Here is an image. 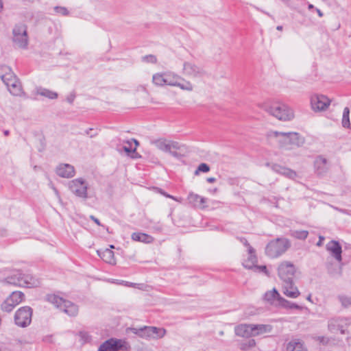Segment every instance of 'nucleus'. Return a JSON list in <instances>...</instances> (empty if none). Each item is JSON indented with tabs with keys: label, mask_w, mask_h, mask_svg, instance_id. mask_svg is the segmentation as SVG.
Segmentation results:
<instances>
[{
	"label": "nucleus",
	"mask_w": 351,
	"mask_h": 351,
	"mask_svg": "<svg viewBox=\"0 0 351 351\" xmlns=\"http://www.w3.org/2000/svg\"><path fill=\"white\" fill-rule=\"evenodd\" d=\"M296 267L290 261H282L278 267V275L283 282V293L291 298H296L300 295L298 287L295 286L293 278Z\"/></svg>",
	"instance_id": "1"
},
{
	"label": "nucleus",
	"mask_w": 351,
	"mask_h": 351,
	"mask_svg": "<svg viewBox=\"0 0 351 351\" xmlns=\"http://www.w3.org/2000/svg\"><path fill=\"white\" fill-rule=\"evenodd\" d=\"M291 247L290 241L285 237L271 240L265 246V254L270 258H276L283 254Z\"/></svg>",
	"instance_id": "2"
},
{
	"label": "nucleus",
	"mask_w": 351,
	"mask_h": 351,
	"mask_svg": "<svg viewBox=\"0 0 351 351\" xmlns=\"http://www.w3.org/2000/svg\"><path fill=\"white\" fill-rule=\"evenodd\" d=\"M5 74L0 75V78L6 86L10 93L14 96H21L23 93L21 83L11 68L5 66Z\"/></svg>",
	"instance_id": "3"
},
{
	"label": "nucleus",
	"mask_w": 351,
	"mask_h": 351,
	"mask_svg": "<svg viewBox=\"0 0 351 351\" xmlns=\"http://www.w3.org/2000/svg\"><path fill=\"white\" fill-rule=\"evenodd\" d=\"M268 136H274L276 138L282 137V139L279 141L282 145H293L298 147H301L305 143V138L300 133L290 132H282L278 131H272L270 134H268Z\"/></svg>",
	"instance_id": "4"
},
{
	"label": "nucleus",
	"mask_w": 351,
	"mask_h": 351,
	"mask_svg": "<svg viewBox=\"0 0 351 351\" xmlns=\"http://www.w3.org/2000/svg\"><path fill=\"white\" fill-rule=\"evenodd\" d=\"M266 111L281 121H289L293 118V110L282 103H274L267 106Z\"/></svg>",
	"instance_id": "5"
},
{
	"label": "nucleus",
	"mask_w": 351,
	"mask_h": 351,
	"mask_svg": "<svg viewBox=\"0 0 351 351\" xmlns=\"http://www.w3.org/2000/svg\"><path fill=\"white\" fill-rule=\"evenodd\" d=\"M131 347L125 339L111 337L99 346L97 351H130Z\"/></svg>",
	"instance_id": "6"
},
{
	"label": "nucleus",
	"mask_w": 351,
	"mask_h": 351,
	"mask_svg": "<svg viewBox=\"0 0 351 351\" xmlns=\"http://www.w3.org/2000/svg\"><path fill=\"white\" fill-rule=\"evenodd\" d=\"M68 188L69 191L79 198L86 199L88 195V183L83 178H77L69 181Z\"/></svg>",
	"instance_id": "7"
},
{
	"label": "nucleus",
	"mask_w": 351,
	"mask_h": 351,
	"mask_svg": "<svg viewBox=\"0 0 351 351\" xmlns=\"http://www.w3.org/2000/svg\"><path fill=\"white\" fill-rule=\"evenodd\" d=\"M12 41L19 47L26 49L28 45L27 27L23 23L16 24L12 29Z\"/></svg>",
	"instance_id": "8"
},
{
	"label": "nucleus",
	"mask_w": 351,
	"mask_h": 351,
	"mask_svg": "<svg viewBox=\"0 0 351 351\" xmlns=\"http://www.w3.org/2000/svg\"><path fill=\"white\" fill-rule=\"evenodd\" d=\"M32 314L33 309L29 306L19 308L14 314V324L21 328L27 327L32 322Z\"/></svg>",
	"instance_id": "9"
},
{
	"label": "nucleus",
	"mask_w": 351,
	"mask_h": 351,
	"mask_svg": "<svg viewBox=\"0 0 351 351\" xmlns=\"http://www.w3.org/2000/svg\"><path fill=\"white\" fill-rule=\"evenodd\" d=\"M330 104V100L324 95H315L311 97L312 108L315 111L326 110Z\"/></svg>",
	"instance_id": "10"
},
{
	"label": "nucleus",
	"mask_w": 351,
	"mask_h": 351,
	"mask_svg": "<svg viewBox=\"0 0 351 351\" xmlns=\"http://www.w3.org/2000/svg\"><path fill=\"white\" fill-rule=\"evenodd\" d=\"M326 249L338 262L342 261V247L339 241L336 240L330 241L326 244Z\"/></svg>",
	"instance_id": "11"
},
{
	"label": "nucleus",
	"mask_w": 351,
	"mask_h": 351,
	"mask_svg": "<svg viewBox=\"0 0 351 351\" xmlns=\"http://www.w3.org/2000/svg\"><path fill=\"white\" fill-rule=\"evenodd\" d=\"M56 173L61 178H71L75 175V170L73 165L62 163L56 167Z\"/></svg>",
	"instance_id": "12"
},
{
	"label": "nucleus",
	"mask_w": 351,
	"mask_h": 351,
	"mask_svg": "<svg viewBox=\"0 0 351 351\" xmlns=\"http://www.w3.org/2000/svg\"><path fill=\"white\" fill-rule=\"evenodd\" d=\"M206 198L201 197L193 192H190L187 197L188 203L191 207L199 208L202 209L206 207L204 204L206 202Z\"/></svg>",
	"instance_id": "13"
},
{
	"label": "nucleus",
	"mask_w": 351,
	"mask_h": 351,
	"mask_svg": "<svg viewBox=\"0 0 351 351\" xmlns=\"http://www.w3.org/2000/svg\"><path fill=\"white\" fill-rule=\"evenodd\" d=\"M328 160L322 155L316 156L314 160V168L315 173L320 176L326 173Z\"/></svg>",
	"instance_id": "14"
},
{
	"label": "nucleus",
	"mask_w": 351,
	"mask_h": 351,
	"mask_svg": "<svg viewBox=\"0 0 351 351\" xmlns=\"http://www.w3.org/2000/svg\"><path fill=\"white\" fill-rule=\"evenodd\" d=\"M125 331L127 334L132 332L141 338L145 339L146 340H150L149 326H143L139 328L131 326L127 328Z\"/></svg>",
	"instance_id": "15"
},
{
	"label": "nucleus",
	"mask_w": 351,
	"mask_h": 351,
	"mask_svg": "<svg viewBox=\"0 0 351 351\" xmlns=\"http://www.w3.org/2000/svg\"><path fill=\"white\" fill-rule=\"evenodd\" d=\"M97 253L98 256L106 263L110 265H115L117 264L114 258V252L108 248L105 250H97Z\"/></svg>",
	"instance_id": "16"
},
{
	"label": "nucleus",
	"mask_w": 351,
	"mask_h": 351,
	"mask_svg": "<svg viewBox=\"0 0 351 351\" xmlns=\"http://www.w3.org/2000/svg\"><path fill=\"white\" fill-rule=\"evenodd\" d=\"M250 329H252V324H239L234 328V332L237 336L250 338L253 337V332Z\"/></svg>",
	"instance_id": "17"
},
{
	"label": "nucleus",
	"mask_w": 351,
	"mask_h": 351,
	"mask_svg": "<svg viewBox=\"0 0 351 351\" xmlns=\"http://www.w3.org/2000/svg\"><path fill=\"white\" fill-rule=\"evenodd\" d=\"M60 310L71 317H75L78 313V306L71 301L64 300Z\"/></svg>",
	"instance_id": "18"
},
{
	"label": "nucleus",
	"mask_w": 351,
	"mask_h": 351,
	"mask_svg": "<svg viewBox=\"0 0 351 351\" xmlns=\"http://www.w3.org/2000/svg\"><path fill=\"white\" fill-rule=\"evenodd\" d=\"M23 271L21 269L16 270L13 274L5 278V280L10 285L23 287Z\"/></svg>",
	"instance_id": "19"
},
{
	"label": "nucleus",
	"mask_w": 351,
	"mask_h": 351,
	"mask_svg": "<svg viewBox=\"0 0 351 351\" xmlns=\"http://www.w3.org/2000/svg\"><path fill=\"white\" fill-rule=\"evenodd\" d=\"M131 239L137 242H141L146 244H149L154 242V238L147 233L142 232H133Z\"/></svg>",
	"instance_id": "20"
},
{
	"label": "nucleus",
	"mask_w": 351,
	"mask_h": 351,
	"mask_svg": "<svg viewBox=\"0 0 351 351\" xmlns=\"http://www.w3.org/2000/svg\"><path fill=\"white\" fill-rule=\"evenodd\" d=\"M273 329V326L270 324H252V331L253 332V337L261 335L265 333L270 332Z\"/></svg>",
	"instance_id": "21"
},
{
	"label": "nucleus",
	"mask_w": 351,
	"mask_h": 351,
	"mask_svg": "<svg viewBox=\"0 0 351 351\" xmlns=\"http://www.w3.org/2000/svg\"><path fill=\"white\" fill-rule=\"evenodd\" d=\"M38 285H39V281L36 278V276H34V275H32L31 274L23 273V282H22L23 287L31 288V287H37V286H38Z\"/></svg>",
	"instance_id": "22"
},
{
	"label": "nucleus",
	"mask_w": 351,
	"mask_h": 351,
	"mask_svg": "<svg viewBox=\"0 0 351 351\" xmlns=\"http://www.w3.org/2000/svg\"><path fill=\"white\" fill-rule=\"evenodd\" d=\"M287 351H307V350L300 339H293L287 344Z\"/></svg>",
	"instance_id": "23"
},
{
	"label": "nucleus",
	"mask_w": 351,
	"mask_h": 351,
	"mask_svg": "<svg viewBox=\"0 0 351 351\" xmlns=\"http://www.w3.org/2000/svg\"><path fill=\"white\" fill-rule=\"evenodd\" d=\"M36 93L49 99H56L58 97L57 92L51 90L42 86L36 87Z\"/></svg>",
	"instance_id": "24"
},
{
	"label": "nucleus",
	"mask_w": 351,
	"mask_h": 351,
	"mask_svg": "<svg viewBox=\"0 0 351 351\" xmlns=\"http://www.w3.org/2000/svg\"><path fill=\"white\" fill-rule=\"evenodd\" d=\"M280 297L281 295L278 290L276 288H273L271 291H268L264 294L263 299L271 304L274 300L278 302Z\"/></svg>",
	"instance_id": "25"
},
{
	"label": "nucleus",
	"mask_w": 351,
	"mask_h": 351,
	"mask_svg": "<svg viewBox=\"0 0 351 351\" xmlns=\"http://www.w3.org/2000/svg\"><path fill=\"white\" fill-rule=\"evenodd\" d=\"M167 331L164 328H158L156 326H149L150 339H158L163 337Z\"/></svg>",
	"instance_id": "26"
},
{
	"label": "nucleus",
	"mask_w": 351,
	"mask_h": 351,
	"mask_svg": "<svg viewBox=\"0 0 351 351\" xmlns=\"http://www.w3.org/2000/svg\"><path fill=\"white\" fill-rule=\"evenodd\" d=\"M8 298L15 306H17L25 299V294L21 291H13Z\"/></svg>",
	"instance_id": "27"
},
{
	"label": "nucleus",
	"mask_w": 351,
	"mask_h": 351,
	"mask_svg": "<svg viewBox=\"0 0 351 351\" xmlns=\"http://www.w3.org/2000/svg\"><path fill=\"white\" fill-rule=\"evenodd\" d=\"M247 267L249 270H252L255 273H263L266 276L270 277L271 274L269 271L267 269V267L265 265H258L257 264H256L252 265L251 266H248Z\"/></svg>",
	"instance_id": "28"
},
{
	"label": "nucleus",
	"mask_w": 351,
	"mask_h": 351,
	"mask_svg": "<svg viewBox=\"0 0 351 351\" xmlns=\"http://www.w3.org/2000/svg\"><path fill=\"white\" fill-rule=\"evenodd\" d=\"M65 299L55 294L47 295V300L60 309Z\"/></svg>",
	"instance_id": "29"
},
{
	"label": "nucleus",
	"mask_w": 351,
	"mask_h": 351,
	"mask_svg": "<svg viewBox=\"0 0 351 351\" xmlns=\"http://www.w3.org/2000/svg\"><path fill=\"white\" fill-rule=\"evenodd\" d=\"M153 143L159 149L163 152L169 153V152H170V149H171V145L167 143L165 139H158L154 141Z\"/></svg>",
	"instance_id": "30"
},
{
	"label": "nucleus",
	"mask_w": 351,
	"mask_h": 351,
	"mask_svg": "<svg viewBox=\"0 0 351 351\" xmlns=\"http://www.w3.org/2000/svg\"><path fill=\"white\" fill-rule=\"evenodd\" d=\"M172 84H174L173 86L180 87L182 90H192L193 85L189 81H186L184 79L181 78L178 80V82H175Z\"/></svg>",
	"instance_id": "31"
},
{
	"label": "nucleus",
	"mask_w": 351,
	"mask_h": 351,
	"mask_svg": "<svg viewBox=\"0 0 351 351\" xmlns=\"http://www.w3.org/2000/svg\"><path fill=\"white\" fill-rule=\"evenodd\" d=\"M341 124L345 128H350V109L348 107H346L343 109Z\"/></svg>",
	"instance_id": "32"
},
{
	"label": "nucleus",
	"mask_w": 351,
	"mask_h": 351,
	"mask_svg": "<svg viewBox=\"0 0 351 351\" xmlns=\"http://www.w3.org/2000/svg\"><path fill=\"white\" fill-rule=\"evenodd\" d=\"M257 263L258 258L255 252L252 254H249L248 258L243 262L242 265L245 269H248V266H251L252 265H256L257 264Z\"/></svg>",
	"instance_id": "33"
},
{
	"label": "nucleus",
	"mask_w": 351,
	"mask_h": 351,
	"mask_svg": "<svg viewBox=\"0 0 351 351\" xmlns=\"http://www.w3.org/2000/svg\"><path fill=\"white\" fill-rule=\"evenodd\" d=\"M256 346V341L254 339H249L242 341L239 344V348L243 351H247Z\"/></svg>",
	"instance_id": "34"
},
{
	"label": "nucleus",
	"mask_w": 351,
	"mask_h": 351,
	"mask_svg": "<svg viewBox=\"0 0 351 351\" xmlns=\"http://www.w3.org/2000/svg\"><path fill=\"white\" fill-rule=\"evenodd\" d=\"M184 69L189 73L193 75H197L199 73V68L192 63L185 62L184 63Z\"/></svg>",
	"instance_id": "35"
},
{
	"label": "nucleus",
	"mask_w": 351,
	"mask_h": 351,
	"mask_svg": "<svg viewBox=\"0 0 351 351\" xmlns=\"http://www.w3.org/2000/svg\"><path fill=\"white\" fill-rule=\"evenodd\" d=\"M15 306V304L7 298L1 304V309L6 313H10L13 311Z\"/></svg>",
	"instance_id": "36"
},
{
	"label": "nucleus",
	"mask_w": 351,
	"mask_h": 351,
	"mask_svg": "<svg viewBox=\"0 0 351 351\" xmlns=\"http://www.w3.org/2000/svg\"><path fill=\"white\" fill-rule=\"evenodd\" d=\"M77 335L80 337L82 344L90 343L92 341V336L86 331L80 330L78 332Z\"/></svg>",
	"instance_id": "37"
},
{
	"label": "nucleus",
	"mask_w": 351,
	"mask_h": 351,
	"mask_svg": "<svg viewBox=\"0 0 351 351\" xmlns=\"http://www.w3.org/2000/svg\"><path fill=\"white\" fill-rule=\"evenodd\" d=\"M210 170V167L207 163L202 162L197 166L194 174L197 176L199 173H208Z\"/></svg>",
	"instance_id": "38"
},
{
	"label": "nucleus",
	"mask_w": 351,
	"mask_h": 351,
	"mask_svg": "<svg viewBox=\"0 0 351 351\" xmlns=\"http://www.w3.org/2000/svg\"><path fill=\"white\" fill-rule=\"evenodd\" d=\"M292 235L298 239L304 240L307 238L308 232L307 230H295Z\"/></svg>",
	"instance_id": "39"
},
{
	"label": "nucleus",
	"mask_w": 351,
	"mask_h": 351,
	"mask_svg": "<svg viewBox=\"0 0 351 351\" xmlns=\"http://www.w3.org/2000/svg\"><path fill=\"white\" fill-rule=\"evenodd\" d=\"M292 302H291L281 296L278 300V306L281 308L290 310Z\"/></svg>",
	"instance_id": "40"
},
{
	"label": "nucleus",
	"mask_w": 351,
	"mask_h": 351,
	"mask_svg": "<svg viewBox=\"0 0 351 351\" xmlns=\"http://www.w3.org/2000/svg\"><path fill=\"white\" fill-rule=\"evenodd\" d=\"M238 239L243 245L247 247L248 254L255 253V249L252 246H251V245L249 243L247 239L245 237H239Z\"/></svg>",
	"instance_id": "41"
},
{
	"label": "nucleus",
	"mask_w": 351,
	"mask_h": 351,
	"mask_svg": "<svg viewBox=\"0 0 351 351\" xmlns=\"http://www.w3.org/2000/svg\"><path fill=\"white\" fill-rule=\"evenodd\" d=\"M338 298L343 307L347 308L351 306V297H348L346 295H339Z\"/></svg>",
	"instance_id": "42"
},
{
	"label": "nucleus",
	"mask_w": 351,
	"mask_h": 351,
	"mask_svg": "<svg viewBox=\"0 0 351 351\" xmlns=\"http://www.w3.org/2000/svg\"><path fill=\"white\" fill-rule=\"evenodd\" d=\"M141 60L146 63L156 64L157 62V58L153 54L145 55L141 58Z\"/></svg>",
	"instance_id": "43"
},
{
	"label": "nucleus",
	"mask_w": 351,
	"mask_h": 351,
	"mask_svg": "<svg viewBox=\"0 0 351 351\" xmlns=\"http://www.w3.org/2000/svg\"><path fill=\"white\" fill-rule=\"evenodd\" d=\"M152 82L156 86H162L163 82V74L162 73H156L153 75Z\"/></svg>",
	"instance_id": "44"
},
{
	"label": "nucleus",
	"mask_w": 351,
	"mask_h": 351,
	"mask_svg": "<svg viewBox=\"0 0 351 351\" xmlns=\"http://www.w3.org/2000/svg\"><path fill=\"white\" fill-rule=\"evenodd\" d=\"M126 143H128L129 146H123L122 149L125 152L128 156L131 157L132 154L135 152L136 147H132V143H130V141H127Z\"/></svg>",
	"instance_id": "45"
},
{
	"label": "nucleus",
	"mask_w": 351,
	"mask_h": 351,
	"mask_svg": "<svg viewBox=\"0 0 351 351\" xmlns=\"http://www.w3.org/2000/svg\"><path fill=\"white\" fill-rule=\"evenodd\" d=\"M54 11L62 16H68L69 14V11L66 7L62 6H55L54 7Z\"/></svg>",
	"instance_id": "46"
},
{
	"label": "nucleus",
	"mask_w": 351,
	"mask_h": 351,
	"mask_svg": "<svg viewBox=\"0 0 351 351\" xmlns=\"http://www.w3.org/2000/svg\"><path fill=\"white\" fill-rule=\"evenodd\" d=\"M271 168L274 171H275L278 173H280V174H282V173L285 172V171H287L285 169V167H283V166L276 164V163L271 164Z\"/></svg>",
	"instance_id": "47"
},
{
	"label": "nucleus",
	"mask_w": 351,
	"mask_h": 351,
	"mask_svg": "<svg viewBox=\"0 0 351 351\" xmlns=\"http://www.w3.org/2000/svg\"><path fill=\"white\" fill-rule=\"evenodd\" d=\"M90 219L92 220L94 223H95L97 226H101L102 228H104V229L106 230V231L109 233H110V232L109 231V228L104 224H102L99 219H97L96 217H95L94 215H90L89 217Z\"/></svg>",
	"instance_id": "48"
},
{
	"label": "nucleus",
	"mask_w": 351,
	"mask_h": 351,
	"mask_svg": "<svg viewBox=\"0 0 351 351\" xmlns=\"http://www.w3.org/2000/svg\"><path fill=\"white\" fill-rule=\"evenodd\" d=\"M308 9L311 12L315 11L319 17H322L324 16V13L321 11V10L315 8L313 4H311L310 3H308Z\"/></svg>",
	"instance_id": "49"
},
{
	"label": "nucleus",
	"mask_w": 351,
	"mask_h": 351,
	"mask_svg": "<svg viewBox=\"0 0 351 351\" xmlns=\"http://www.w3.org/2000/svg\"><path fill=\"white\" fill-rule=\"evenodd\" d=\"M76 97V92L75 90H73L71 92L66 98V101L71 105H72L74 102V100Z\"/></svg>",
	"instance_id": "50"
},
{
	"label": "nucleus",
	"mask_w": 351,
	"mask_h": 351,
	"mask_svg": "<svg viewBox=\"0 0 351 351\" xmlns=\"http://www.w3.org/2000/svg\"><path fill=\"white\" fill-rule=\"evenodd\" d=\"M285 169L287 171H285V172L282 173V175H284L289 178H293L296 176V173L295 171L287 167H285Z\"/></svg>",
	"instance_id": "51"
},
{
	"label": "nucleus",
	"mask_w": 351,
	"mask_h": 351,
	"mask_svg": "<svg viewBox=\"0 0 351 351\" xmlns=\"http://www.w3.org/2000/svg\"><path fill=\"white\" fill-rule=\"evenodd\" d=\"M153 191H155L157 193H159L162 195H163L165 197H168L169 193L165 191L162 189L158 187V186H153L152 187Z\"/></svg>",
	"instance_id": "52"
},
{
	"label": "nucleus",
	"mask_w": 351,
	"mask_h": 351,
	"mask_svg": "<svg viewBox=\"0 0 351 351\" xmlns=\"http://www.w3.org/2000/svg\"><path fill=\"white\" fill-rule=\"evenodd\" d=\"M84 133L86 135L89 136L90 138L95 137L98 134L97 131H95V130L92 128L86 129Z\"/></svg>",
	"instance_id": "53"
},
{
	"label": "nucleus",
	"mask_w": 351,
	"mask_h": 351,
	"mask_svg": "<svg viewBox=\"0 0 351 351\" xmlns=\"http://www.w3.org/2000/svg\"><path fill=\"white\" fill-rule=\"evenodd\" d=\"M163 74V82H162V86L164 85H168L171 86H173L174 84H172L175 82L173 81H168V74L167 73H162Z\"/></svg>",
	"instance_id": "54"
},
{
	"label": "nucleus",
	"mask_w": 351,
	"mask_h": 351,
	"mask_svg": "<svg viewBox=\"0 0 351 351\" xmlns=\"http://www.w3.org/2000/svg\"><path fill=\"white\" fill-rule=\"evenodd\" d=\"M169 153L173 156L174 158L177 159H180L183 155L180 154V152H178L177 151H172L171 149H170V152Z\"/></svg>",
	"instance_id": "55"
},
{
	"label": "nucleus",
	"mask_w": 351,
	"mask_h": 351,
	"mask_svg": "<svg viewBox=\"0 0 351 351\" xmlns=\"http://www.w3.org/2000/svg\"><path fill=\"white\" fill-rule=\"evenodd\" d=\"M8 236V230L5 228L0 227V238L7 237Z\"/></svg>",
	"instance_id": "56"
},
{
	"label": "nucleus",
	"mask_w": 351,
	"mask_h": 351,
	"mask_svg": "<svg viewBox=\"0 0 351 351\" xmlns=\"http://www.w3.org/2000/svg\"><path fill=\"white\" fill-rule=\"evenodd\" d=\"M180 79V77L178 75H171V74H168V81L178 82Z\"/></svg>",
	"instance_id": "57"
},
{
	"label": "nucleus",
	"mask_w": 351,
	"mask_h": 351,
	"mask_svg": "<svg viewBox=\"0 0 351 351\" xmlns=\"http://www.w3.org/2000/svg\"><path fill=\"white\" fill-rule=\"evenodd\" d=\"M337 329L339 330L340 333L342 335L349 333V331L348 330L344 329L342 325H339V324L337 325Z\"/></svg>",
	"instance_id": "58"
},
{
	"label": "nucleus",
	"mask_w": 351,
	"mask_h": 351,
	"mask_svg": "<svg viewBox=\"0 0 351 351\" xmlns=\"http://www.w3.org/2000/svg\"><path fill=\"white\" fill-rule=\"evenodd\" d=\"M292 309H296V310L301 311L302 309V307L295 302H292L290 310H292Z\"/></svg>",
	"instance_id": "59"
},
{
	"label": "nucleus",
	"mask_w": 351,
	"mask_h": 351,
	"mask_svg": "<svg viewBox=\"0 0 351 351\" xmlns=\"http://www.w3.org/2000/svg\"><path fill=\"white\" fill-rule=\"evenodd\" d=\"M43 341L44 342L51 343L52 342V335H46L43 337Z\"/></svg>",
	"instance_id": "60"
},
{
	"label": "nucleus",
	"mask_w": 351,
	"mask_h": 351,
	"mask_svg": "<svg viewBox=\"0 0 351 351\" xmlns=\"http://www.w3.org/2000/svg\"><path fill=\"white\" fill-rule=\"evenodd\" d=\"M130 143H134V147H136V150L137 149V147L139 146L140 143H139V141L138 140H136V138H131L130 140Z\"/></svg>",
	"instance_id": "61"
},
{
	"label": "nucleus",
	"mask_w": 351,
	"mask_h": 351,
	"mask_svg": "<svg viewBox=\"0 0 351 351\" xmlns=\"http://www.w3.org/2000/svg\"><path fill=\"white\" fill-rule=\"evenodd\" d=\"M130 158H133V159H137V158H141V156L136 152V150H135V152H134V154H132V155Z\"/></svg>",
	"instance_id": "62"
},
{
	"label": "nucleus",
	"mask_w": 351,
	"mask_h": 351,
	"mask_svg": "<svg viewBox=\"0 0 351 351\" xmlns=\"http://www.w3.org/2000/svg\"><path fill=\"white\" fill-rule=\"evenodd\" d=\"M167 198H169V199H173L176 202H181V200H182V198L181 197H175L173 195H169L168 197Z\"/></svg>",
	"instance_id": "63"
},
{
	"label": "nucleus",
	"mask_w": 351,
	"mask_h": 351,
	"mask_svg": "<svg viewBox=\"0 0 351 351\" xmlns=\"http://www.w3.org/2000/svg\"><path fill=\"white\" fill-rule=\"evenodd\" d=\"M206 181L208 182V183H213L216 181V178H214V177H209L206 179Z\"/></svg>",
	"instance_id": "64"
}]
</instances>
